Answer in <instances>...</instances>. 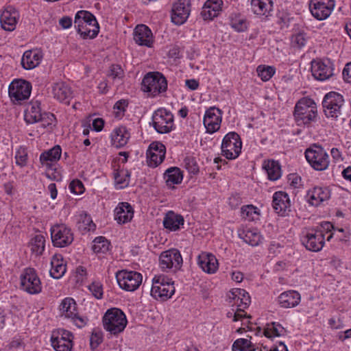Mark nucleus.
<instances>
[{
    "mask_svg": "<svg viewBox=\"0 0 351 351\" xmlns=\"http://www.w3.org/2000/svg\"><path fill=\"white\" fill-rule=\"evenodd\" d=\"M167 81L159 72H150L145 75L141 89L150 97H156L167 90Z\"/></svg>",
    "mask_w": 351,
    "mask_h": 351,
    "instance_id": "39448f33",
    "label": "nucleus"
},
{
    "mask_svg": "<svg viewBox=\"0 0 351 351\" xmlns=\"http://www.w3.org/2000/svg\"><path fill=\"white\" fill-rule=\"evenodd\" d=\"M317 116V106L313 99L303 97L295 104L294 117L297 125H308L315 121Z\"/></svg>",
    "mask_w": 351,
    "mask_h": 351,
    "instance_id": "20e7f679",
    "label": "nucleus"
},
{
    "mask_svg": "<svg viewBox=\"0 0 351 351\" xmlns=\"http://www.w3.org/2000/svg\"><path fill=\"white\" fill-rule=\"evenodd\" d=\"M173 281L165 275L156 276L152 280L151 295L156 300L165 301L175 293Z\"/></svg>",
    "mask_w": 351,
    "mask_h": 351,
    "instance_id": "423d86ee",
    "label": "nucleus"
},
{
    "mask_svg": "<svg viewBox=\"0 0 351 351\" xmlns=\"http://www.w3.org/2000/svg\"><path fill=\"white\" fill-rule=\"evenodd\" d=\"M332 229L333 225L330 222L324 221L317 228L303 232L301 242L308 250L319 252L324 245L326 235V240L329 241L335 234L331 232Z\"/></svg>",
    "mask_w": 351,
    "mask_h": 351,
    "instance_id": "f257e3e1",
    "label": "nucleus"
},
{
    "mask_svg": "<svg viewBox=\"0 0 351 351\" xmlns=\"http://www.w3.org/2000/svg\"><path fill=\"white\" fill-rule=\"evenodd\" d=\"M134 40L141 46L151 47L153 43V34L145 25H138L134 31Z\"/></svg>",
    "mask_w": 351,
    "mask_h": 351,
    "instance_id": "cd10ccee",
    "label": "nucleus"
},
{
    "mask_svg": "<svg viewBox=\"0 0 351 351\" xmlns=\"http://www.w3.org/2000/svg\"><path fill=\"white\" fill-rule=\"evenodd\" d=\"M241 217L250 221H254L259 219L260 210L256 206L250 204L241 207Z\"/></svg>",
    "mask_w": 351,
    "mask_h": 351,
    "instance_id": "a18cd8bd",
    "label": "nucleus"
},
{
    "mask_svg": "<svg viewBox=\"0 0 351 351\" xmlns=\"http://www.w3.org/2000/svg\"><path fill=\"white\" fill-rule=\"evenodd\" d=\"M124 71L119 64H112L109 69L108 76L112 80H121L124 77Z\"/></svg>",
    "mask_w": 351,
    "mask_h": 351,
    "instance_id": "4d7b16f0",
    "label": "nucleus"
},
{
    "mask_svg": "<svg viewBox=\"0 0 351 351\" xmlns=\"http://www.w3.org/2000/svg\"><path fill=\"white\" fill-rule=\"evenodd\" d=\"M152 125L160 134L169 133L174 126L173 115L165 108H159L152 115Z\"/></svg>",
    "mask_w": 351,
    "mask_h": 351,
    "instance_id": "9b49d317",
    "label": "nucleus"
},
{
    "mask_svg": "<svg viewBox=\"0 0 351 351\" xmlns=\"http://www.w3.org/2000/svg\"><path fill=\"white\" fill-rule=\"evenodd\" d=\"M344 104L343 96L337 92L327 93L322 101L324 114L328 118L336 119L341 114Z\"/></svg>",
    "mask_w": 351,
    "mask_h": 351,
    "instance_id": "1a4fd4ad",
    "label": "nucleus"
},
{
    "mask_svg": "<svg viewBox=\"0 0 351 351\" xmlns=\"http://www.w3.org/2000/svg\"><path fill=\"white\" fill-rule=\"evenodd\" d=\"M69 189L71 193L76 195H81L84 191L83 183L80 180H73L69 184Z\"/></svg>",
    "mask_w": 351,
    "mask_h": 351,
    "instance_id": "0e129e2a",
    "label": "nucleus"
},
{
    "mask_svg": "<svg viewBox=\"0 0 351 351\" xmlns=\"http://www.w3.org/2000/svg\"><path fill=\"white\" fill-rule=\"evenodd\" d=\"M305 157L310 165L316 171L326 170L329 166L328 154L320 145H313L307 149Z\"/></svg>",
    "mask_w": 351,
    "mask_h": 351,
    "instance_id": "0eeeda50",
    "label": "nucleus"
},
{
    "mask_svg": "<svg viewBox=\"0 0 351 351\" xmlns=\"http://www.w3.org/2000/svg\"><path fill=\"white\" fill-rule=\"evenodd\" d=\"M102 324L104 330L110 335L117 336L125 330L128 324V319L122 310L118 308H111L104 313L102 317Z\"/></svg>",
    "mask_w": 351,
    "mask_h": 351,
    "instance_id": "7ed1b4c3",
    "label": "nucleus"
},
{
    "mask_svg": "<svg viewBox=\"0 0 351 351\" xmlns=\"http://www.w3.org/2000/svg\"><path fill=\"white\" fill-rule=\"evenodd\" d=\"M53 97L61 103L69 105L73 97L71 86L64 82H58L51 86Z\"/></svg>",
    "mask_w": 351,
    "mask_h": 351,
    "instance_id": "4be33fe9",
    "label": "nucleus"
},
{
    "mask_svg": "<svg viewBox=\"0 0 351 351\" xmlns=\"http://www.w3.org/2000/svg\"><path fill=\"white\" fill-rule=\"evenodd\" d=\"M29 246L32 253L36 256L41 255L45 247V239L42 234H36L33 237L29 243Z\"/></svg>",
    "mask_w": 351,
    "mask_h": 351,
    "instance_id": "79ce46f5",
    "label": "nucleus"
},
{
    "mask_svg": "<svg viewBox=\"0 0 351 351\" xmlns=\"http://www.w3.org/2000/svg\"><path fill=\"white\" fill-rule=\"evenodd\" d=\"M87 272L86 269L82 266H79L75 269V279L77 283H82L86 278Z\"/></svg>",
    "mask_w": 351,
    "mask_h": 351,
    "instance_id": "338daca9",
    "label": "nucleus"
},
{
    "mask_svg": "<svg viewBox=\"0 0 351 351\" xmlns=\"http://www.w3.org/2000/svg\"><path fill=\"white\" fill-rule=\"evenodd\" d=\"M222 119V111L216 108L210 107L206 110L203 123L206 132L213 134L220 128Z\"/></svg>",
    "mask_w": 351,
    "mask_h": 351,
    "instance_id": "6ab92c4d",
    "label": "nucleus"
},
{
    "mask_svg": "<svg viewBox=\"0 0 351 351\" xmlns=\"http://www.w3.org/2000/svg\"><path fill=\"white\" fill-rule=\"evenodd\" d=\"M43 59V53L38 49L26 51L21 58V65L26 70L38 66Z\"/></svg>",
    "mask_w": 351,
    "mask_h": 351,
    "instance_id": "2f4dec72",
    "label": "nucleus"
},
{
    "mask_svg": "<svg viewBox=\"0 0 351 351\" xmlns=\"http://www.w3.org/2000/svg\"><path fill=\"white\" fill-rule=\"evenodd\" d=\"M134 214L132 206L126 202H119L114 210V218L119 224L130 222L134 217Z\"/></svg>",
    "mask_w": 351,
    "mask_h": 351,
    "instance_id": "5701e85b",
    "label": "nucleus"
},
{
    "mask_svg": "<svg viewBox=\"0 0 351 351\" xmlns=\"http://www.w3.org/2000/svg\"><path fill=\"white\" fill-rule=\"evenodd\" d=\"M184 165L191 173L196 174L199 171L198 165L195 159L193 157H186L184 160Z\"/></svg>",
    "mask_w": 351,
    "mask_h": 351,
    "instance_id": "e2e57ef3",
    "label": "nucleus"
},
{
    "mask_svg": "<svg viewBox=\"0 0 351 351\" xmlns=\"http://www.w3.org/2000/svg\"><path fill=\"white\" fill-rule=\"evenodd\" d=\"M184 218L182 215H178L173 211H169L163 219V226L166 229L171 231H176L184 225Z\"/></svg>",
    "mask_w": 351,
    "mask_h": 351,
    "instance_id": "c9c22d12",
    "label": "nucleus"
},
{
    "mask_svg": "<svg viewBox=\"0 0 351 351\" xmlns=\"http://www.w3.org/2000/svg\"><path fill=\"white\" fill-rule=\"evenodd\" d=\"M272 206L281 215H285L290 212L291 201L288 194L284 191L275 192L273 195Z\"/></svg>",
    "mask_w": 351,
    "mask_h": 351,
    "instance_id": "a878e982",
    "label": "nucleus"
},
{
    "mask_svg": "<svg viewBox=\"0 0 351 351\" xmlns=\"http://www.w3.org/2000/svg\"><path fill=\"white\" fill-rule=\"evenodd\" d=\"M159 261L162 270L172 272L180 269L183 263L180 251L174 248L162 252Z\"/></svg>",
    "mask_w": 351,
    "mask_h": 351,
    "instance_id": "4468645a",
    "label": "nucleus"
},
{
    "mask_svg": "<svg viewBox=\"0 0 351 351\" xmlns=\"http://www.w3.org/2000/svg\"><path fill=\"white\" fill-rule=\"evenodd\" d=\"M300 294L296 291H287L278 297V302L282 308H293L298 306L300 302Z\"/></svg>",
    "mask_w": 351,
    "mask_h": 351,
    "instance_id": "72a5a7b5",
    "label": "nucleus"
},
{
    "mask_svg": "<svg viewBox=\"0 0 351 351\" xmlns=\"http://www.w3.org/2000/svg\"><path fill=\"white\" fill-rule=\"evenodd\" d=\"M165 154L166 148L162 143H151L147 151L149 166L156 167L162 163L165 158Z\"/></svg>",
    "mask_w": 351,
    "mask_h": 351,
    "instance_id": "412c9836",
    "label": "nucleus"
},
{
    "mask_svg": "<svg viewBox=\"0 0 351 351\" xmlns=\"http://www.w3.org/2000/svg\"><path fill=\"white\" fill-rule=\"evenodd\" d=\"M342 75L346 82L351 83V62L346 64Z\"/></svg>",
    "mask_w": 351,
    "mask_h": 351,
    "instance_id": "774afa93",
    "label": "nucleus"
},
{
    "mask_svg": "<svg viewBox=\"0 0 351 351\" xmlns=\"http://www.w3.org/2000/svg\"><path fill=\"white\" fill-rule=\"evenodd\" d=\"M32 85L24 80H15L9 86V96L13 101L21 102L27 99L31 94Z\"/></svg>",
    "mask_w": 351,
    "mask_h": 351,
    "instance_id": "2eb2a0df",
    "label": "nucleus"
},
{
    "mask_svg": "<svg viewBox=\"0 0 351 351\" xmlns=\"http://www.w3.org/2000/svg\"><path fill=\"white\" fill-rule=\"evenodd\" d=\"M222 0H207L201 11L204 20H212L217 16L222 10Z\"/></svg>",
    "mask_w": 351,
    "mask_h": 351,
    "instance_id": "c85d7f7f",
    "label": "nucleus"
},
{
    "mask_svg": "<svg viewBox=\"0 0 351 351\" xmlns=\"http://www.w3.org/2000/svg\"><path fill=\"white\" fill-rule=\"evenodd\" d=\"M20 287L29 294H38L42 291V284L36 271L31 267L25 268L20 276Z\"/></svg>",
    "mask_w": 351,
    "mask_h": 351,
    "instance_id": "9d476101",
    "label": "nucleus"
},
{
    "mask_svg": "<svg viewBox=\"0 0 351 351\" xmlns=\"http://www.w3.org/2000/svg\"><path fill=\"white\" fill-rule=\"evenodd\" d=\"M110 137L112 145L119 148L128 143L130 138V133L126 127L121 125L112 130Z\"/></svg>",
    "mask_w": 351,
    "mask_h": 351,
    "instance_id": "473e14b6",
    "label": "nucleus"
},
{
    "mask_svg": "<svg viewBox=\"0 0 351 351\" xmlns=\"http://www.w3.org/2000/svg\"><path fill=\"white\" fill-rule=\"evenodd\" d=\"M44 168L45 169V176L48 179L57 182L62 180L61 174L57 169V166L45 167Z\"/></svg>",
    "mask_w": 351,
    "mask_h": 351,
    "instance_id": "052dcab7",
    "label": "nucleus"
},
{
    "mask_svg": "<svg viewBox=\"0 0 351 351\" xmlns=\"http://www.w3.org/2000/svg\"><path fill=\"white\" fill-rule=\"evenodd\" d=\"M164 179L169 188H173L175 184H179L182 182L183 174L178 167H173L165 171Z\"/></svg>",
    "mask_w": 351,
    "mask_h": 351,
    "instance_id": "4c0bfd02",
    "label": "nucleus"
},
{
    "mask_svg": "<svg viewBox=\"0 0 351 351\" xmlns=\"http://www.w3.org/2000/svg\"><path fill=\"white\" fill-rule=\"evenodd\" d=\"M239 237L248 245L256 247L263 243L264 237L256 228H247L239 231Z\"/></svg>",
    "mask_w": 351,
    "mask_h": 351,
    "instance_id": "c756f323",
    "label": "nucleus"
},
{
    "mask_svg": "<svg viewBox=\"0 0 351 351\" xmlns=\"http://www.w3.org/2000/svg\"><path fill=\"white\" fill-rule=\"evenodd\" d=\"M110 247V243L104 237H96L93 241L92 249L95 253H106Z\"/></svg>",
    "mask_w": 351,
    "mask_h": 351,
    "instance_id": "de8ad7c7",
    "label": "nucleus"
},
{
    "mask_svg": "<svg viewBox=\"0 0 351 351\" xmlns=\"http://www.w3.org/2000/svg\"><path fill=\"white\" fill-rule=\"evenodd\" d=\"M51 238L53 246L64 247L69 246L73 241L71 229L64 223H57L50 228Z\"/></svg>",
    "mask_w": 351,
    "mask_h": 351,
    "instance_id": "f8f14e48",
    "label": "nucleus"
},
{
    "mask_svg": "<svg viewBox=\"0 0 351 351\" xmlns=\"http://www.w3.org/2000/svg\"><path fill=\"white\" fill-rule=\"evenodd\" d=\"M198 266L206 274H213L219 268L217 258L211 253L202 252L197 257Z\"/></svg>",
    "mask_w": 351,
    "mask_h": 351,
    "instance_id": "393cba45",
    "label": "nucleus"
},
{
    "mask_svg": "<svg viewBox=\"0 0 351 351\" xmlns=\"http://www.w3.org/2000/svg\"><path fill=\"white\" fill-rule=\"evenodd\" d=\"M77 227L79 230L84 232L93 231L95 229V224L93 222L90 216L84 213L80 215Z\"/></svg>",
    "mask_w": 351,
    "mask_h": 351,
    "instance_id": "09e8293b",
    "label": "nucleus"
},
{
    "mask_svg": "<svg viewBox=\"0 0 351 351\" xmlns=\"http://www.w3.org/2000/svg\"><path fill=\"white\" fill-rule=\"evenodd\" d=\"M258 75L263 81H268L275 74L276 69L274 66L259 65L256 69Z\"/></svg>",
    "mask_w": 351,
    "mask_h": 351,
    "instance_id": "603ef678",
    "label": "nucleus"
},
{
    "mask_svg": "<svg viewBox=\"0 0 351 351\" xmlns=\"http://www.w3.org/2000/svg\"><path fill=\"white\" fill-rule=\"evenodd\" d=\"M60 311L62 316L67 318L73 317L77 313L75 300L71 298L64 299L60 305Z\"/></svg>",
    "mask_w": 351,
    "mask_h": 351,
    "instance_id": "a19ab883",
    "label": "nucleus"
},
{
    "mask_svg": "<svg viewBox=\"0 0 351 351\" xmlns=\"http://www.w3.org/2000/svg\"><path fill=\"white\" fill-rule=\"evenodd\" d=\"M251 6L255 14L267 17L272 12L273 2L271 0H252Z\"/></svg>",
    "mask_w": 351,
    "mask_h": 351,
    "instance_id": "e433bc0d",
    "label": "nucleus"
},
{
    "mask_svg": "<svg viewBox=\"0 0 351 351\" xmlns=\"http://www.w3.org/2000/svg\"><path fill=\"white\" fill-rule=\"evenodd\" d=\"M62 154L60 146L56 145L51 149L45 151L40 156V162L43 167L57 166Z\"/></svg>",
    "mask_w": 351,
    "mask_h": 351,
    "instance_id": "7c9ffc66",
    "label": "nucleus"
},
{
    "mask_svg": "<svg viewBox=\"0 0 351 351\" xmlns=\"http://www.w3.org/2000/svg\"><path fill=\"white\" fill-rule=\"evenodd\" d=\"M306 36L304 33H298L292 36V44L299 48L304 47L306 44Z\"/></svg>",
    "mask_w": 351,
    "mask_h": 351,
    "instance_id": "69168bd1",
    "label": "nucleus"
},
{
    "mask_svg": "<svg viewBox=\"0 0 351 351\" xmlns=\"http://www.w3.org/2000/svg\"><path fill=\"white\" fill-rule=\"evenodd\" d=\"M14 159L18 167L21 168L26 167L29 160L27 149L24 146H21L16 149Z\"/></svg>",
    "mask_w": 351,
    "mask_h": 351,
    "instance_id": "8fccbe9b",
    "label": "nucleus"
},
{
    "mask_svg": "<svg viewBox=\"0 0 351 351\" xmlns=\"http://www.w3.org/2000/svg\"><path fill=\"white\" fill-rule=\"evenodd\" d=\"M232 351H256L255 346L247 339H237L232 345Z\"/></svg>",
    "mask_w": 351,
    "mask_h": 351,
    "instance_id": "3c124183",
    "label": "nucleus"
},
{
    "mask_svg": "<svg viewBox=\"0 0 351 351\" xmlns=\"http://www.w3.org/2000/svg\"><path fill=\"white\" fill-rule=\"evenodd\" d=\"M313 76L318 80L324 81L333 75L332 64L329 60H317L311 62Z\"/></svg>",
    "mask_w": 351,
    "mask_h": 351,
    "instance_id": "aec40b11",
    "label": "nucleus"
},
{
    "mask_svg": "<svg viewBox=\"0 0 351 351\" xmlns=\"http://www.w3.org/2000/svg\"><path fill=\"white\" fill-rule=\"evenodd\" d=\"M241 149V139L237 133L230 132L225 135L221 145L223 156L228 160H234L240 155Z\"/></svg>",
    "mask_w": 351,
    "mask_h": 351,
    "instance_id": "6e6552de",
    "label": "nucleus"
},
{
    "mask_svg": "<svg viewBox=\"0 0 351 351\" xmlns=\"http://www.w3.org/2000/svg\"><path fill=\"white\" fill-rule=\"evenodd\" d=\"M40 103L36 101L32 103L31 106L27 110L25 114V120L27 123H34L39 122V119L43 114L41 112Z\"/></svg>",
    "mask_w": 351,
    "mask_h": 351,
    "instance_id": "ea45409f",
    "label": "nucleus"
},
{
    "mask_svg": "<svg viewBox=\"0 0 351 351\" xmlns=\"http://www.w3.org/2000/svg\"><path fill=\"white\" fill-rule=\"evenodd\" d=\"M330 197V190L325 186H314L310 189L306 194L308 202L315 206H317L322 202L328 200Z\"/></svg>",
    "mask_w": 351,
    "mask_h": 351,
    "instance_id": "bb28decb",
    "label": "nucleus"
},
{
    "mask_svg": "<svg viewBox=\"0 0 351 351\" xmlns=\"http://www.w3.org/2000/svg\"><path fill=\"white\" fill-rule=\"evenodd\" d=\"M130 173L126 170H117L114 173V178L117 189H124L130 183Z\"/></svg>",
    "mask_w": 351,
    "mask_h": 351,
    "instance_id": "49530a36",
    "label": "nucleus"
},
{
    "mask_svg": "<svg viewBox=\"0 0 351 351\" xmlns=\"http://www.w3.org/2000/svg\"><path fill=\"white\" fill-rule=\"evenodd\" d=\"M234 303L237 306L247 308L250 303L249 293L244 289H237L232 293Z\"/></svg>",
    "mask_w": 351,
    "mask_h": 351,
    "instance_id": "37998d69",
    "label": "nucleus"
},
{
    "mask_svg": "<svg viewBox=\"0 0 351 351\" xmlns=\"http://www.w3.org/2000/svg\"><path fill=\"white\" fill-rule=\"evenodd\" d=\"M263 168L265 170L269 180L276 181L281 177V168L278 162L274 160L264 161Z\"/></svg>",
    "mask_w": 351,
    "mask_h": 351,
    "instance_id": "58836bf2",
    "label": "nucleus"
},
{
    "mask_svg": "<svg viewBox=\"0 0 351 351\" xmlns=\"http://www.w3.org/2000/svg\"><path fill=\"white\" fill-rule=\"evenodd\" d=\"M40 126L44 129L52 130L56 125V119L53 114L50 112H44L40 119H39Z\"/></svg>",
    "mask_w": 351,
    "mask_h": 351,
    "instance_id": "864d4df0",
    "label": "nucleus"
},
{
    "mask_svg": "<svg viewBox=\"0 0 351 351\" xmlns=\"http://www.w3.org/2000/svg\"><path fill=\"white\" fill-rule=\"evenodd\" d=\"M104 339V335L101 330L94 329L90 338V345L93 350L97 348Z\"/></svg>",
    "mask_w": 351,
    "mask_h": 351,
    "instance_id": "6e6d98bb",
    "label": "nucleus"
},
{
    "mask_svg": "<svg viewBox=\"0 0 351 351\" xmlns=\"http://www.w3.org/2000/svg\"><path fill=\"white\" fill-rule=\"evenodd\" d=\"M74 27L83 39H93L99 32V25L95 16L86 10L77 12Z\"/></svg>",
    "mask_w": 351,
    "mask_h": 351,
    "instance_id": "f03ea898",
    "label": "nucleus"
},
{
    "mask_svg": "<svg viewBox=\"0 0 351 351\" xmlns=\"http://www.w3.org/2000/svg\"><path fill=\"white\" fill-rule=\"evenodd\" d=\"M334 7V0H311L309 3V9L312 15L319 21L327 19Z\"/></svg>",
    "mask_w": 351,
    "mask_h": 351,
    "instance_id": "dca6fc26",
    "label": "nucleus"
},
{
    "mask_svg": "<svg viewBox=\"0 0 351 351\" xmlns=\"http://www.w3.org/2000/svg\"><path fill=\"white\" fill-rule=\"evenodd\" d=\"M73 334L66 330L53 332L51 337V345L56 351H71L73 347Z\"/></svg>",
    "mask_w": 351,
    "mask_h": 351,
    "instance_id": "a211bd4d",
    "label": "nucleus"
},
{
    "mask_svg": "<svg viewBox=\"0 0 351 351\" xmlns=\"http://www.w3.org/2000/svg\"><path fill=\"white\" fill-rule=\"evenodd\" d=\"M19 19V12L12 6H8L0 16V23L2 28L12 32L15 29Z\"/></svg>",
    "mask_w": 351,
    "mask_h": 351,
    "instance_id": "b1692460",
    "label": "nucleus"
},
{
    "mask_svg": "<svg viewBox=\"0 0 351 351\" xmlns=\"http://www.w3.org/2000/svg\"><path fill=\"white\" fill-rule=\"evenodd\" d=\"M230 25L237 32H243L247 27L246 20L241 17L232 18L230 21Z\"/></svg>",
    "mask_w": 351,
    "mask_h": 351,
    "instance_id": "680f3d73",
    "label": "nucleus"
},
{
    "mask_svg": "<svg viewBox=\"0 0 351 351\" xmlns=\"http://www.w3.org/2000/svg\"><path fill=\"white\" fill-rule=\"evenodd\" d=\"M88 290L97 299H101L103 297V286L100 282L94 281L88 287Z\"/></svg>",
    "mask_w": 351,
    "mask_h": 351,
    "instance_id": "bf43d9fd",
    "label": "nucleus"
},
{
    "mask_svg": "<svg viewBox=\"0 0 351 351\" xmlns=\"http://www.w3.org/2000/svg\"><path fill=\"white\" fill-rule=\"evenodd\" d=\"M116 278L119 287L128 291L136 290L143 281L142 274L135 271H119L116 274Z\"/></svg>",
    "mask_w": 351,
    "mask_h": 351,
    "instance_id": "ddd939ff",
    "label": "nucleus"
},
{
    "mask_svg": "<svg viewBox=\"0 0 351 351\" xmlns=\"http://www.w3.org/2000/svg\"><path fill=\"white\" fill-rule=\"evenodd\" d=\"M285 332L286 330L284 327L277 322L267 324L264 329V335L268 338L280 337L284 335Z\"/></svg>",
    "mask_w": 351,
    "mask_h": 351,
    "instance_id": "c03bdc74",
    "label": "nucleus"
},
{
    "mask_svg": "<svg viewBox=\"0 0 351 351\" xmlns=\"http://www.w3.org/2000/svg\"><path fill=\"white\" fill-rule=\"evenodd\" d=\"M128 103L125 99H121L117 101L114 106V114L115 117L121 119L124 115V112L126 110Z\"/></svg>",
    "mask_w": 351,
    "mask_h": 351,
    "instance_id": "13d9d810",
    "label": "nucleus"
},
{
    "mask_svg": "<svg viewBox=\"0 0 351 351\" xmlns=\"http://www.w3.org/2000/svg\"><path fill=\"white\" fill-rule=\"evenodd\" d=\"M25 347L23 339L21 336H15L6 346L7 351H23Z\"/></svg>",
    "mask_w": 351,
    "mask_h": 351,
    "instance_id": "5fc2aeb1",
    "label": "nucleus"
},
{
    "mask_svg": "<svg viewBox=\"0 0 351 351\" xmlns=\"http://www.w3.org/2000/svg\"><path fill=\"white\" fill-rule=\"evenodd\" d=\"M189 0H178L173 4L171 9V21L175 25L184 24L191 13Z\"/></svg>",
    "mask_w": 351,
    "mask_h": 351,
    "instance_id": "f3484780",
    "label": "nucleus"
},
{
    "mask_svg": "<svg viewBox=\"0 0 351 351\" xmlns=\"http://www.w3.org/2000/svg\"><path fill=\"white\" fill-rule=\"evenodd\" d=\"M66 271V265L61 254H55L51 260L50 275L55 279L62 278Z\"/></svg>",
    "mask_w": 351,
    "mask_h": 351,
    "instance_id": "f704fd0d",
    "label": "nucleus"
}]
</instances>
